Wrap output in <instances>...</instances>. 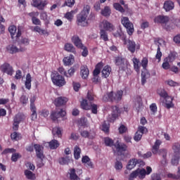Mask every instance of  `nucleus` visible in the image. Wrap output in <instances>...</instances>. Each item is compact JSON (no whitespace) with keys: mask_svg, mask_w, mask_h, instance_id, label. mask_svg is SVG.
<instances>
[{"mask_svg":"<svg viewBox=\"0 0 180 180\" xmlns=\"http://www.w3.org/2000/svg\"><path fill=\"white\" fill-rule=\"evenodd\" d=\"M74 63V56L70 55L63 58L64 65H72Z\"/></svg>","mask_w":180,"mask_h":180,"instance_id":"7c9ffc66","label":"nucleus"},{"mask_svg":"<svg viewBox=\"0 0 180 180\" xmlns=\"http://www.w3.org/2000/svg\"><path fill=\"white\" fill-rule=\"evenodd\" d=\"M58 161L60 165H68L70 163V157L60 158Z\"/></svg>","mask_w":180,"mask_h":180,"instance_id":"37998d69","label":"nucleus"},{"mask_svg":"<svg viewBox=\"0 0 180 180\" xmlns=\"http://www.w3.org/2000/svg\"><path fill=\"white\" fill-rule=\"evenodd\" d=\"M0 70L1 72H4V74H7L8 75H13V68L8 63H4L3 65H1Z\"/></svg>","mask_w":180,"mask_h":180,"instance_id":"2eb2a0df","label":"nucleus"},{"mask_svg":"<svg viewBox=\"0 0 180 180\" xmlns=\"http://www.w3.org/2000/svg\"><path fill=\"white\" fill-rule=\"evenodd\" d=\"M82 162L86 164L89 168H94V164L91 162V158L86 155L82 157Z\"/></svg>","mask_w":180,"mask_h":180,"instance_id":"c756f323","label":"nucleus"},{"mask_svg":"<svg viewBox=\"0 0 180 180\" xmlns=\"http://www.w3.org/2000/svg\"><path fill=\"white\" fill-rule=\"evenodd\" d=\"M75 74V68L72 67L70 68L68 70V72H65V77H67L68 78H70L72 77Z\"/></svg>","mask_w":180,"mask_h":180,"instance_id":"49530a36","label":"nucleus"},{"mask_svg":"<svg viewBox=\"0 0 180 180\" xmlns=\"http://www.w3.org/2000/svg\"><path fill=\"white\" fill-rule=\"evenodd\" d=\"M6 50L10 53V54H15L16 53H19V51H23V50L18 49V47L13 44L7 46Z\"/></svg>","mask_w":180,"mask_h":180,"instance_id":"393cba45","label":"nucleus"},{"mask_svg":"<svg viewBox=\"0 0 180 180\" xmlns=\"http://www.w3.org/2000/svg\"><path fill=\"white\" fill-rule=\"evenodd\" d=\"M51 78L53 84L56 85V86H64L66 84L64 77L57 72H53L51 75Z\"/></svg>","mask_w":180,"mask_h":180,"instance_id":"20e7f679","label":"nucleus"},{"mask_svg":"<svg viewBox=\"0 0 180 180\" xmlns=\"http://www.w3.org/2000/svg\"><path fill=\"white\" fill-rule=\"evenodd\" d=\"M175 8V4L171 0L165 1L163 5V8L166 12H169V11H172Z\"/></svg>","mask_w":180,"mask_h":180,"instance_id":"412c9836","label":"nucleus"},{"mask_svg":"<svg viewBox=\"0 0 180 180\" xmlns=\"http://www.w3.org/2000/svg\"><path fill=\"white\" fill-rule=\"evenodd\" d=\"M137 176H139V171L136 169L129 174V180H134Z\"/></svg>","mask_w":180,"mask_h":180,"instance_id":"13d9d810","label":"nucleus"},{"mask_svg":"<svg viewBox=\"0 0 180 180\" xmlns=\"http://www.w3.org/2000/svg\"><path fill=\"white\" fill-rule=\"evenodd\" d=\"M114 147L115 148L118 155H123L125 151H127V145H126L124 143L119 141V140L115 143Z\"/></svg>","mask_w":180,"mask_h":180,"instance_id":"6e6552de","label":"nucleus"},{"mask_svg":"<svg viewBox=\"0 0 180 180\" xmlns=\"http://www.w3.org/2000/svg\"><path fill=\"white\" fill-rule=\"evenodd\" d=\"M157 92L161 98H163V99L167 98V96L168 95V93H167L164 89H158Z\"/></svg>","mask_w":180,"mask_h":180,"instance_id":"09e8293b","label":"nucleus"},{"mask_svg":"<svg viewBox=\"0 0 180 180\" xmlns=\"http://www.w3.org/2000/svg\"><path fill=\"white\" fill-rule=\"evenodd\" d=\"M121 23L127 30V33L129 36H132L133 33H134V25H133V22L130 21L128 17H122Z\"/></svg>","mask_w":180,"mask_h":180,"instance_id":"423d86ee","label":"nucleus"},{"mask_svg":"<svg viewBox=\"0 0 180 180\" xmlns=\"http://www.w3.org/2000/svg\"><path fill=\"white\" fill-rule=\"evenodd\" d=\"M127 50L130 51L131 54H134L136 51L140 50V44H136V41L129 39L127 41Z\"/></svg>","mask_w":180,"mask_h":180,"instance_id":"f8f14e48","label":"nucleus"},{"mask_svg":"<svg viewBox=\"0 0 180 180\" xmlns=\"http://www.w3.org/2000/svg\"><path fill=\"white\" fill-rule=\"evenodd\" d=\"M141 65L143 67V70H147V67L148 66V58L146 57L143 58Z\"/></svg>","mask_w":180,"mask_h":180,"instance_id":"864d4df0","label":"nucleus"},{"mask_svg":"<svg viewBox=\"0 0 180 180\" xmlns=\"http://www.w3.org/2000/svg\"><path fill=\"white\" fill-rule=\"evenodd\" d=\"M138 171V176L139 179H144L146 178V175H147V171L145 169H137Z\"/></svg>","mask_w":180,"mask_h":180,"instance_id":"4c0bfd02","label":"nucleus"},{"mask_svg":"<svg viewBox=\"0 0 180 180\" xmlns=\"http://www.w3.org/2000/svg\"><path fill=\"white\" fill-rule=\"evenodd\" d=\"M31 111L32 112L31 115L32 120H36L37 119V109L35 108H30Z\"/></svg>","mask_w":180,"mask_h":180,"instance_id":"e2e57ef3","label":"nucleus"},{"mask_svg":"<svg viewBox=\"0 0 180 180\" xmlns=\"http://www.w3.org/2000/svg\"><path fill=\"white\" fill-rule=\"evenodd\" d=\"M179 158H180V156L174 155V156H173V158L171 160L172 165H177L179 162Z\"/></svg>","mask_w":180,"mask_h":180,"instance_id":"4d7b16f0","label":"nucleus"},{"mask_svg":"<svg viewBox=\"0 0 180 180\" xmlns=\"http://www.w3.org/2000/svg\"><path fill=\"white\" fill-rule=\"evenodd\" d=\"M162 57V52H161V48L160 45L158 46L157 53L155 55L156 60H158V63L161 61V58Z\"/></svg>","mask_w":180,"mask_h":180,"instance_id":"603ef678","label":"nucleus"},{"mask_svg":"<svg viewBox=\"0 0 180 180\" xmlns=\"http://www.w3.org/2000/svg\"><path fill=\"white\" fill-rule=\"evenodd\" d=\"M16 30H18L17 34ZM8 32L11 36V39H15V37H16V40H18V39L22 36V28L20 27H18L17 29L16 26L11 25L8 27Z\"/></svg>","mask_w":180,"mask_h":180,"instance_id":"1a4fd4ad","label":"nucleus"},{"mask_svg":"<svg viewBox=\"0 0 180 180\" xmlns=\"http://www.w3.org/2000/svg\"><path fill=\"white\" fill-rule=\"evenodd\" d=\"M104 143L107 147H113V146H115V141L109 137H105L104 139Z\"/></svg>","mask_w":180,"mask_h":180,"instance_id":"a19ab883","label":"nucleus"},{"mask_svg":"<svg viewBox=\"0 0 180 180\" xmlns=\"http://www.w3.org/2000/svg\"><path fill=\"white\" fill-rule=\"evenodd\" d=\"M22 120H23V115L18 113L15 116L13 120H15V122H18V123H20V122H22Z\"/></svg>","mask_w":180,"mask_h":180,"instance_id":"774afa93","label":"nucleus"},{"mask_svg":"<svg viewBox=\"0 0 180 180\" xmlns=\"http://www.w3.org/2000/svg\"><path fill=\"white\" fill-rule=\"evenodd\" d=\"M90 12L91 6H84L82 11L77 16L76 23L77 26H81V27H87V26H89L88 15H89Z\"/></svg>","mask_w":180,"mask_h":180,"instance_id":"f257e3e1","label":"nucleus"},{"mask_svg":"<svg viewBox=\"0 0 180 180\" xmlns=\"http://www.w3.org/2000/svg\"><path fill=\"white\" fill-rule=\"evenodd\" d=\"M101 72L103 78H108V77L110 75V72H112V68H110L109 65H106L103 68Z\"/></svg>","mask_w":180,"mask_h":180,"instance_id":"cd10ccee","label":"nucleus"},{"mask_svg":"<svg viewBox=\"0 0 180 180\" xmlns=\"http://www.w3.org/2000/svg\"><path fill=\"white\" fill-rule=\"evenodd\" d=\"M120 134H123L127 131V127L124 124H121L120 127L118 128Z\"/></svg>","mask_w":180,"mask_h":180,"instance_id":"338daca9","label":"nucleus"},{"mask_svg":"<svg viewBox=\"0 0 180 180\" xmlns=\"http://www.w3.org/2000/svg\"><path fill=\"white\" fill-rule=\"evenodd\" d=\"M150 78V72L148 70H143L141 72V84L144 85L147 82V79Z\"/></svg>","mask_w":180,"mask_h":180,"instance_id":"a878e982","label":"nucleus"},{"mask_svg":"<svg viewBox=\"0 0 180 180\" xmlns=\"http://www.w3.org/2000/svg\"><path fill=\"white\" fill-rule=\"evenodd\" d=\"M34 148L35 150L37 158L41 160V164L39 167H43V160H44V147L40 144H34Z\"/></svg>","mask_w":180,"mask_h":180,"instance_id":"0eeeda50","label":"nucleus"},{"mask_svg":"<svg viewBox=\"0 0 180 180\" xmlns=\"http://www.w3.org/2000/svg\"><path fill=\"white\" fill-rule=\"evenodd\" d=\"M120 115V109L117 105L112 106V113L111 115H109L108 117V121L110 123H113L116 119L119 117Z\"/></svg>","mask_w":180,"mask_h":180,"instance_id":"9d476101","label":"nucleus"},{"mask_svg":"<svg viewBox=\"0 0 180 180\" xmlns=\"http://www.w3.org/2000/svg\"><path fill=\"white\" fill-rule=\"evenodd\" d=\"M161 144H162V141L160 139H157L152 146L151 151L154 155H157V154H158V155H162L165 162H167V150L165 148L160 149V146H161Z\"/></svg>","mask_w":180,"mask_h":180,"instance_id":"7ed1b4c3","label":"nucleus"},{"mask_svg":"<svg viewBox=\"0 0 180 180\" xmlns=\"http://www.w3.org/2000/svg\"><path fill=\"white\" fill-rule=\"evenodd\" d=\"M114 63L118 67L119 71H126L129 68V65H130L129 61L122 56L115 57Z\"/></svg>","mask_w":180,"mask_h":180,"instance_id":"39448f33","label":"nucleus"},{"mask_svg":"<svg viewBox=\"0 0 180 180\" xmlns=\"http://www.w3.org/2000/svg\"><path fill=\"white\" fill-rule=\"evenodd\" d=\"M46 146H49L51 150H57L60 147V143H58V141L53 139L50 142L46 143Z\"/></svg>","mask_w":180,"mask_h":180,"instance_id":"b1692460","label":"nucleus"},{"mask_svg":"<svg viewBox=\"0 0 180 180\" xmlns=\"http://www.w3.org/2000/svg\"><path fill=\"white\" fill-rule=\"evenodd\" d=\"M29 101V98L25 95L21 96L20 98V102L22 103V105H27V102Z\"/></svg>","mask_w":180,"mask_h":180,"instance_id":"69168bd1","label":"nucleus"},{"mask_svg":"<svg viewBox=\"0 0 180 180\" xmlns=\"http://www.w3.org/2000/svg\"><path fill=\"white\" fill-rule=\"evenodd\" d=\"M168 178H172V179H179L180 180V167H178V171L176 174H169L167 175Z\"/></svg>","mask_w":180,"mask_h":180,"instance_id":"de8ad7c7","label":"nucleus"},{"mask_svg":"<svg viewBox=\"0 0 180 180\" xmlns=\"http://www.w3.org/2000/svg\"><path fill=\"white\" fill-rule=\"evenodd\" d=\"M176 23L177 22H176ZM175 25L176 26V24H174V23H170L169 25L165 24L163 27L165 30H167V32H171V30H174V29H175Z\"/></svg>","mask_w":180,"mask_h":180,"instance_id":"a18cd8bd","label":"nucleus"},{"mask_svg":"<svg viewBox=\"0 0 180 180\" xmlns=\"http://www.w3.org/2000/svg\"><path fill=\"white\" fill-rule=\"evenodd\" d=\"M62 129L60 127H56L53 128L52 129V134L53 136H58V137H61L62 134H61Z\"/></svg>","mask_w":180,"mask_h":180,"instance_id":"ea45409f","label":"nucleus"},{"mask_svg":"<svg viewBox=\"0 0 180 180\" xmlns=\"http://www.w3.org/2000/svg\"><path fill=\"white\" fill-rule=\"evenodd\" d=\"M165 106L167 109H171V108H174V106H175L174 105V103H172V101H174V97H171L169 96H167V97H165Z\"/></svg>","mask_w":180,"mask_h":180,"instance_id":"4be33fe9","label":"nucleus"},{"mask_svg":"<svg viewBox=\"0 0 180 180\" xmlns=\"http://www.w3.org/2000/svg\"><path fill=\"white\" fill-rule=\"evenodd\" d=\"M134 65V70L137 72V74H140V68L141 67V64L140 63V59L134 57L131 60Z\"/></svg>","mask_w":180,"mask_h":180,"instance_id":"aec40b11","label":"nucleus"},{"mask_svg":"<svg viewBox=\"0 0 180 180\" xmlns=\"http://www.w3.org/2000/svg\"><path fill=\"white\" fill-rule=\"evenodd\" d=\"M100 39L103 41H109V36L108 35V32H106V30H100Z\"/></svg>","mask_w":180,"mask_h":180,"instance_id":"2f4dec72","label":"nucleus"},{"mask_svg":"<svg viewBox=\"0 0 180 180\" xmlns=\"http://www.w3.org/2000/svg\"><path fill=\"white\" fill-rule=\"evenodd\" d=\"M68 102V99L67 97L59 96L55 99L54 105L58 108L60 106H64Z\"/></svg>","mask_w":180,"mask_h":180,"instance_id":"f3484780","label":"nucleus"},{"mask_svg":"<svg viewBox=\"0 0 180 180\" xmlns=\"http://www.w3.org/2000/svg\"><path fill=\"white\" fill-rule=\"evenodd\" d=\"M40 19L41 20H44V22H49V15H47V12L46 11L41 12Z\"/></svg>","mask_w":180,"mask_h":180,"instance_id":"5fc2aeb1","label":"nucleus"},{"mask_svg":"<svg viewBox=\"0 0 180 180\" xmlns=\"http://www.w3.org/2000/svg\"><path fill=\"white\" fill-rule=\"evenodd\" d=\"M110 128V125L106 122H104L101 126V130L102 131H104V133H109V129Z\"/></svg>","mask_w":180,"mask_h":180,"instance_id":"8fccbe9b","label":"nucleus"},{"mask_svg":"<svg viewBox=\"0 0 180 180\" xmlns=\"http://www.w3.org/2000/svg\"><path fill=\"white\" fill-rule=\"evenodd\" d=\"M89 110H91V113H93L94 115H98V105L91 103L89 106Z\"/></svg>","mask_w":180,"mask_h":180,"instance_id":"c03bdc74","label":"nucleus"},{"mask_svg":"<svg viewBox=\"0 0 180 180\" xmlns=\"http://www.w3.org/2000/svg\"><path fill=\"white\" fill-rule=\"evenodd\" d=\"M34 32H37V33H39V34H45L46 33V31L39 26L34 27Z\"/></svg>","mask_w":180,"mask_h":180,"instance_id":"0e129e2a","label":"nucleus"},{"mask_svg":"<svg viewBox=\"0 0 180 180\" xmlns=\"http://www.w3.org/2000/svg\"><path fill=\"white\" fill-rule=\"evenodd\" d=\"M18 158H22V155L19 153L15 152L11 155V161H13V162H16Z\"/></svg>","mask_w":180,"mask_h":180,"instance_id":"3c124183","label":"nucleus"},{"mask_svg":"<svg viewBox=\"0 0 180 180\" xmlns=\"http://www.w3.org/2000/svg\"><path fill=\"white\" fill-rule=\"evenodd\" d=\"M65 51H68L69 53H73L74 54L77 53V51H75V47H74V45L70 43H67L65 44Z\"/></svg>","mask_w":180,"mask_h":180,"instance_id":"72a5a7b5","label":"nucleus"},{"mask_svg":"<svg viewBox=\"0 0 180 180\" xmlns=\"http://www.w3.org/2000/svg\"><path fill=\"white\" fill-rule=\"evenodd\" d=\"M25 175L27 179H33V176H34V174L27 169L25 171Z\"/></svg>","mask_w":180,"mask_h":180,"instance_id":"052dcab7","label":"nucleus"},{"mask_svg":"<svg viewBox=\"0 0 180 180\" xmlns=\"http://www.w3.org/2000/svg\"><path fill=\"white\" fill-rule=\"evenodd\" d=\"M74 158L76 160H79V158H81V148L78 146H76L74 148Z\"/></svg>","mask_w":180,"mask_h":180,"instance_id":"c9c22d12","label":"nucleus"},{"mask_svg":"<svg viewBox=\"0 0 180 180\" xmlns=\"http://www.w3.org/2000/svg\"><path fill=\"white\" fill-rule=\"evenodd\" d=\"M25 86L26 89H32V75L27 73L25 77Z\"/></svg>","mask_w":180,"mask_h":180,"instance_id":"bb28decb","label":"nucleus"},{"mask_svg":"<svg viewBox=\"0 0 180 180\" xmlns=\"http://www.w3.org/2000/svg\"><path fill=\"white\" fill-rule=\"evenodd\" d=\"M172 150L174 151V155L180 156V144L179 143H175L173 144Z\"/></svg>","mask_w":180,"mask_h":180,"instance_id":"e433bc0d","label":"nucleus"},{"mask_svg":"<svg viewBox=\"0 0 180 180\" xmlns=\"http://www.w3.org/2000/svg\"><path fill=\"white\" fill-rule=\"evenodd\" d=\"M135 108H136V112H140L141 110H142L143 109V100H141V97H139L136 103H135Z\"/></svg>","mask_w":180,"mask_h":180,"instance_id":"473e14b6","label":"nucleus"},{"mask_svg":"<svg viewBox=\"0 0 180 180\" xmlns=\"http://www.w3.org/2000/svg\"><path fill=\"white\" fill-rule=\"evenodd\" d=\"M47 5H49V2L46 0H32V6L39 11H43Z\"/></svg>","mask_w":180,"mask_h":180,"instance_id":"ddd939ff","label":"nucleus"},{"mask_svg":"<svg viewBox=\"0 0 180 180\" xmlns=\"http://www.w3.org/2000/svg\"><path fill=\"white\" fill-rule=\"evenodd\" d=\"M115 168L117 171H121L123 169V164L120 161H117L115 163Z\"/></svg>","mask_w":180,"mask_h":180,"instance_id":"680f3d73","label":"nucleus"},{"mask_svg":"<svg viewBox=\"0 0 180 180\" xmlns=\"http://www.w3.org/2000/svg\"><path fill=\"white\" fill-rule=\"evenodd\" d=\"M112 13V10L110 6H105L103 9L101 10V14L105 18H109Z\"/></svg>","mask_w":180,"mask_h":180,"instance_id":"c85d7f7f","label":"nucleus"},{"mask_svg":"<svg viewBox=\"0 0 180 180\" xmlns=\"http://www.w3.org/2000/svg\"><path fill=\"white\" fill-rule=\"evenodd\" d=\"M137 164H139V167L140 165H142L143 167V165H145V163L143 160L133 158L128 162V164L127 165V169H129V170L133 169V168H134Z\"/></svg>","mask_w":180,"mask_h":180,"instance_id":"4468645a","label":"nucleus"},{"mask_svg":"<svg viewBox=\"0 0 180 180\" xmlns=\"http://www.w3.org/2000/svg\"><path fill=\"white\" fill-rule=\"evenodd\" d=\"M123 98V91L122 90L117 91L116 93L113 91L108 92L103 96V100L105 102H115V103H119Z\"/></svg>","mask_w":180,"mask_h":180,"instance_id":"f03ea898","label":"nucleus"},{"mask_svg":"<svg viewBox=\"0 0 180 180\" xmlns=\"http://www.w3.org/2000/svg\"><path fill=\"white\" fill-rule=\"evenodd\" d=\"M102 25L103 30H105V32H113L115 30V25L108 20H103Z\"/></svg>","mask_w":180,"mask_h":180,"instance_id":"6ab92c4d","label":"nucleus"},{"mask_svg":"<svg viewBox=\"0 0 180 180\" xmlns=\"http://www.w3.org/2000/svg\"><path fill=\"white\" fill-rule=\"evenodd\" d=\"M80 75L82 79H86L89 76V69L86 65H82L80 67Z\"/></svg>","mask_w":180,"mask_h":180,"instance_id":"a211bd4d","label":"nucleus"},{"mask_svg":"<svg viewBox=\"0 0 180 180\" xmlns=\"http://www.w3.org/2000/svg\"><path fill=\"white\" fill-rule=\"evenodd\" d=\"M80 136L84 139H89V140H94L96 137V132L95 131L90 130L89 131L86 130H82L80 131Z\"/></svg>","mask_w":180,"mask_h":180,"instance_id":"dca6fc26","label":"nucleus"},{"mask_svg":"<svg viewBox=\"0 0 180 180\" xmlns=\"http://www.w3.org/2000/svg\"><path fill=\"white\" fill-rule=\"evenodd\" d=\"M154 23H157V25H167L168 22H169V17L168 15H159L154 18L153 19Z\"/></svg>","mask_w":180,"mask_h":180,"instance_id":"9b49d317","label":"nucleus"},{"mask_svg":"<svg viewBox=\"0 0 180 180\" xmlns=\"http://www.w3.org/2000/svg\"><path fill=\"white\" fill-rule=\"evenodd\" d=\"M70 180H81L74 168L70 169Z\"/></svg>","mask_w":180,"mask_h":180,"instance_id":"f704fd0d","label":"nucleus"},{"mask_svg":"<svg viewBox=\"0 0 180 180\" xmlns=\"http://www.w3.org/2000/svg\"><path fill=\"white\" fill-rule=\"evenodd\" d=\"M80 106L82 109H84V110H89V106H91V104H88V101L83 99L81 101Z\"/></svg>","mask_w":180,"mask_h":180,"instance_id":"58836bf2","label":"nucleus"},{"mask_svg":"<svg viewBox=\"0 0 180 180\" xmlns=\"http://www.w3.org/2000/svg\"><path fill=\"white\" fill-rule=\"evenodd\" d=\"M113 8L115 9V11H118V12H120L121 13H124L125 12L123 6H122V5H120L119 3H114Z\"/></svg>","mask_w":180,"mask_h":180,"instance_id":"79ce46f5","label":"nucleus"},{"mask_svg":"<svg viewBox=\"0 0 180 180\" xmlns=\"http://www.w3.org/2000/svg\"><path fill=\"white\" fill-rule=\"evenodd\" d=\"M74 11L68 12L65 15V19L69 20V22H72V19H74Z\"/></svg>","mask_w":180,"mask_h":180,"instance_id":"6e6d98bb","label":"nucleus"},{"mask_svg":"<svg viewBox=\"0 0 180 180\" xmlns=\"http://www.w3.org/2000/svg\"><path fill=\"white\" fill-rule=\"evenodd\" d=\"M137 131H139V133L143 135L145 134L146 133H148V129H147L146 127L139 126L138 127Z\"/></svg>","mask_w":180,"mask_h":180,"instance_id":"bf43d9fd","label":"nucleus"},{"mask_svg":"<svg viewBox=\"0 0 180 180\" xmlns=\"http://www.w3.org/2000/svg\"><path fill=\"white\" fill-rule=\"evenodd\" d=\"M72 41L77 49H81V47L84 46V44H82V41L79 39L78 35L73 36L72 37Z\"/></svg>","mask_w":180,"mask_h":180,"instance_id":"5701e85b","label":"nucleus"}]
</instances>
